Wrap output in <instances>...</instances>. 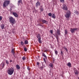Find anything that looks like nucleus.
<instances>
[{"label":"nucleus","instance_id":"nucleus-1","mask_svg":"<svg viewBox=\"0 0 79 79\" xmlns=\"http://www.w3.org/2000/svg\"><path fill=\"white\" fill-rule=\"evenodd\" d=\"M15 71L14 68L12 67L8 69L7 70V73L9 75H12Z\"/></svg>","mask_w":79,"mask_h":79},{"label":"nucleus","instance_id":"nucleus-2","mask_svg":"<svg viewBox=\"0 0 79 79\" xmlns=\"http://www.w3.org/2000/svg\"><path fill=\"white\" fill-rule=\"evenodd\" d=\"M55 35H54V36L56 37L57 41H58L59 40V36H58V35H61V33H60V30L58 29L57 30V33H56Z\"/></svg>","mask_w":79,"mask_h":79},{"label":"nucleus","instance_id":"nucleus-3","mask_svg":"<svg viewBox=\"0 0 79 79\" xmlns=\"http://www.w3.org/2000/svg\"><path fill=\"white\" fill-rule=\"evenodd\" d=\"M71 13L70 11L69 10L67 11L66 12V14L64 15V16L66 18H69L71 17Z\"/></svg>","mask_w":79,"mask_h":79},{"label":"nucleus","instance_id":"nucleus-4","mask_svg":"<svg viewBox=\"0 0 79 79\" xmlns=\"http://www.w3.org/2000/svg\"><path fill=\"white\" fill-rule=\"evenodd\" d=\"M10 3V1L7 0L4 1L3 3V7H6L8 6V5Z\"/></svg>","mask_w":79,"mask_h":79},{"label":"nucleus","instance_id":"nucleus-5","mask_svg":"<svg viewBox=\"0 0 79 79\" xmlns=\"http://www.w3.org/2000/svg\"><path fill=\"white\" fill-rule=\"evenodd\" d=\"M10 22L12 24H14L15 22V19H14L12 17H10L9 18Z\"/></svg>","mask_w":79,"mask_h":79},{"label":"nucleus","instance_id":"nucleus-6","mask_svg":"<svg viewBox=\"0 0 79 79\" xmlns=\"http://www.w3.org/2000/svg\"><path fill=\"white\" fill-rule=\"evenodd\" d=\"M37 38L38 39V40L40 44L42 43V41H41V37H40V34L39 33L36 35Z\"/></svg>","mask_w":79,"mask_h":79},{"label":"nucleus","instance_id":"nucleus-7","mask_svg":"<svg viewBox=\"0 0 79 79\" xmlns=\"http://www.w3.org/2000/svg\"><path fill=\"white\" fill-rule=\"evenodd\" d=\"M78 29L77 28H70V31L72 33H74V32H75V31H77Z\"/></svg>","mask_w":79,"mask_h":79},{"label":"nucleus","instance_id":"nucleus-8","mask_svg":"<svg viewBox=\"0 0 79 79\" xmlns=\"http://www.w3.org/2000/svg\"><path fill=\"white\" fill-rule=\"evenodd\" d=\"M40 22H41V21H42L43 23H45V24H47V23H48V21L42 19H40Z\"/></svg>","mask_w":79,"mask_h":79},{"label":"nucleus","instance_id":"nucleus-9","mask_svg":"<svg viewBox=\"0 0 79 79\" xmlns=\"http://www.w3.org/2000/svg\"><path fill=\"white\" fill-rule=\"evenodd\" d=\"M62 9H63V10H65V11H68V7L66 6V5L63 6V7L62 8Z\"/></svg>","mask_w":79,"mask_h":79},{"label":"nucleus","instance_id":"nucleus-10","mask_svg":"<svg viewBox=\"0 0 79 79\" xmlns=\"http://www.w3.org/2000/svg\"><path fill=\"white\" fill-rule=\"evenodd\" d=\"M40 3L39 1H38L35 4V6L36 8H38L39 7V6H40Z\"/></svg>","mask_w":79,"mask_h":79},{"label":"nucleus","instance_id":"nucleus-11","mask_svg":"<svg viewBox=\"0 0 79 79\" xmlns=\"http://www.w3.org/2000/svg\"><path fill=\"white\" fill-rule=\"evenodd\" d=\"M5 64L4 62H3L1 64L0 67H1V68L2 69L5 67Z\"/></svg>","mask_w":79,"mask_h":79},{"label":"nucleus","instance_id":"nucleus-12","mask_svg":"<svg viewBox=\"0 0 79 79\" xmlns=\"http://www.w3.org/2000/svg\"><path fill=\"white\" fill-rule=\"evenodd\" d=\"M12 15H14L15 17H16V18H18V15L15 12H13Z\"/></svg>","mask_w":79,"mask_h":79},{"label":"nucleus","instance_id":"nucleus-13","mask_svg":"<svg viewBox=\"0 0 79 79\" xmlns=\"http://www.w3.org/2000/svg\"><path fill=\"white\" fill-rule=\"evenodd\" d=\"M74 73L75 75H78V74H79V71L77 70H74Z\"/></svg>","mask_w":79,"mask_h":79},{"label":"nucleus","instance_id":"nucleus-14","mask_svg":"<svg viewBox=\"0 0 79 79\" xmlns=\"http://www.w3.org/2000/svg\"><path fill=\"white\" fill-rule=\"evenodd\" d=\"M40 9L41 12H42V11H44V8H43V6H40Z\"/></svg>","mask_w":79,"mask_h":79},{"label":"nucleus","instance_id":"nucleus-15","mask_svg":"<svg viewBox=\"0 0 79 79\" xmlns=\"http://www.w3.org/2000/svg\"><path fill=\"white\" fill-rule=\"evenodd\" d=\"M52 18H53V19H55L56 18V16H55V15L54 14H52V16L51 17Z\"/></svg>","mask_w":79,"mask_h":79},{"label":"nucleus","instance_id":"nucleus-16","mask_svg":"<svg viewBox=\"0 0 79 79\" xmlns=\"http://www.w3.org/2000/svg\"><path fill=\"white\" fill-rule=\"evenodd\" d=\"M1 27L2 29H4L5 28V25H4V24L1 25Z\"/></svg>","mask_w":79,"mask_h":79},{"label":"nucleus","instance_id":"nucleus-17","mask_svg":"<svg viewBox=\"0 0 79 79\" xmlns=\"http://www.w3.org/2000/svg\"><path fill=\"white\" fill-rule=\"evenodd\" d=\"M16 68L17 69H20V66L18 64L16 65Z\"/></svg>","mask_w":79,"mask_h":79},{"label":"nucleus","instance_id":"nucleus-18","mask_svg":"<svg viewBox=\"0 0 79 79\" xmlns=\"http://www.w3.org/2000/svg\"><path fill=\"white\" fill-rule=\"evenodd\" d=\"M67 66H69V67H71V64L70 62H69L67 64Z\"/></svg>","mask_w":79,"mask_h":79},{"label":"nucleus","instance_id":"nucleus-19","mask_svg":"<svg viewBox=\"0 0 79 79\" xmlns=\"http://www.w3.org/2000/svg\"><path fill=\"white\" fill-rule=\"evenodd\" d=\"M24 44L25 45H27V44H28V41L27 40H25L24 42Z\"/></svg>","mask_w":79,"mask_h":79},{"label":"nucleus","instance_id":"nucleus-20","mask_svg":"<svg viewBox=\"0 0 79 79\" xmlns=\"http://www.w3.org/2000/svg\"><path fill=\"white\" fill-rule=\"evenodd\" d=\"M43 56L44 57V58H46V59L47 58V56L45 55V53H43Z\"/></svg>","mask_w":79,"mask_h":79},{"label":"nucleus","instance_id":"nucleus-21","mask_svg":"<svg viewBox=\"0 0 79 79\" xmlns=\"http://www.w3.org/2000/svg\"><path fill=\"white\" fill-rule=\"evenodd\" d=\"M53 64L52 63H50L49 64V66L50 67V68H52V67H53Z\"/></svg>","mask_w":79,"mask_h":79},{"label":"nucleus","instance_id":"nucleus-22","mask_svg":"<svg viewBox=\"0 0 79 79\" xmlns=\"http://www.w3.org/2000/svg\"><path fill=\"white\" fill-rule=\"evenodd\" d=\"M6 63L7 65H8V64H9V61H8L7 60H6Z\"/></svg>","mask_w":79,"mask_h":79},{"label":"nucleus","instance_id":"nucleus-23","mask_svg":"<svg viewBox=\"0 0 79 79\" xmlns=\"http://www.w3.org/2000/svg\"><path fill=\"white\" fill-rule=\"evenodd\" d=\"M20 3H22V0H19V1H18V5H19Z\"/></svg>","mask_w":79,"mask_h":79},{"label":"nucleus","instance_id":"nucleus-24","mask_svg":"<svg viewBox=\"0 0 79 79\" xmlns=\"http://www.w3.org/2000/svg\"><path fill=\"white\" fill-rule=\"evenodd\" d=\"M11 52L12 53H13V55H14L15 51H14V49H12L11 50Z\"/></svg>","mask_w":79,"mask_h":79},{"label":"nucleus","instance_id":"nucleus-25","mask_svg":"<svg viewBox=\"0 0 79 79\" xmlns=\"http://www.w3.org/2000/svg\"><path fill=\"white\" fill-rule=\"evenodd\" d=\"M54 52L56 55H57L58 54V51H56V50H55L54 51Z\"/></svg>","mask_w":79,"mask_h":79},{"label":"nucleus","instance_id":"nucleus-26","mask_svg":"<svg viewBox=\"0 0 79 79\" xmlns=\"http://www.w3.org/2000/svg\"><path fill=\"white\" fill-rule=\"evenodd\" d=\"M68 34V31L67 30H65V34H66V35H67V34Z\"/></svg>","mask_w":79,"mask_h":79},{"label":"nucleus","instance_id":"nucleus-27","mask_svg":"<svg viewBox=\"0 0 79 79\" xmlns=\"http://www.w3.org/2000/svg\"><path fill=\"white\" fill-rule=\"evenodd\" d=\"M60 2L61 3H64V0H59Z\"/></svg>","mask_w":79,"mask_h":79},{"label":"nucleus","instance_id":"nucleus-28","mask_svg":"<svg viewBox=\"0 0 79 79\" xmlns=\"http://www.w3.org/2000/svg\"><path fill=\"white\" fill-rule=\"evenodd\" d=\"M50 32L52 34H53V31L52 30H51L50 31Z\"/></svg>","mask_w":79,"mask_h":79},{"label":"nucleus","instance_id":"nucleus-29","mask_svg":"<svg viewBox=\"0 0 79 79\" xmlns=\"http://www.w3.org/2000/svg\"><path fill=\"white\" fill-rule=\"evenodd\" d=\"M64 50H66V51L67 52H68V49H67V48L65 47H64Z\"/></svg>","mask_w":79,"mask_h":79},{"label":"nucleus","instance_id":"nucleus-30","mask_svg":"<svg viewBox=\"0 0 79 79\" xmlns=\"http://www.w3.org/2000/svg\"><path fill=\"white\" fill-rule=\"evenodd\" d=\"M48 15L49 16H52V13H48Z\"/></svg>","mask_w":79,"mask_h":79},{"label":"nucleus","instance_id":"nucleus-31","mask_svg":"<svg viewBox=\"0 0 79 79\" xmlns=\"http://www.w3.org/2000/svg\"><path fill=\"white\" fill-rule=\"evenodd\" d=\"M60 53H61V56H63V55H64V54L63 52V51H61Z\"/></svg>","mask_w":79,"mask_h":79},{"label":"nucleus","instance_id":"nucleus-32","mask_svg":"<svg viewBox=\"0 0 79 79\" xmlns=\"http://www.w3.org/2000/svg\"><path fill=\"white\" fill-rule=\"evenodd\" d=\"M44 68L43 67L41 66L40 67V69H41V70H43V69Z\"/></svg>","mask_w":79,"mask_h":79},{"label":"nucleus","instance_id":"nucleus-33","mask_svg":"<svg viewBox=\"0 0 79 79\" xmlns=\"http://www.w3.org/2000/svg\"><path fill=\"white\" fill-rule=\"evenodd\" d=\"M27 48H24V51L25 52H27Z\"/></svg>","mask_w":79,"mask_h":79},{"label":"nucleus","instance_id":"nucleus-34","mask_svg":"<svg viewBox=\"0 0 79 79\" xmlns=\"http://www.w3.org/2000/svg\"><path fill=\"white\" fill-rule=\"evenodd\" d=\"M75 13H76V15H79V12H78V11H76L75 12Z\"/></svg>","mask_w":79,"mask_h":79},{"label":"nucleus","instance_id":"nucleus-35","mask_svg":"<svg viewBox=\"0 0 79 79\" xmlns=\"http://www.w3.org/2000/svg\"><path fill=\"white\" fill-rule=\"evenodd\" d=\"M38 25V26H40L41 27H43V25H41V24H39Z\"/></svg>","mask_w":79,"mask_h":79},{"label":"nucleus","instance_id":"nucleus-36","mask_svg":"<svg viewBox=\"0 0 79 79\" xmlns=\"http://www.w3.org/2000/svg\"><path fill=\"white\" fill-rule=\"evenodd\" d=\"M20 43L22 45H23V44H24V42H23V41H21Z\"/></svg>","mask_w":79,"mask_h":79},{"label":"nucleus","instance_id":"nucleus-37","mask_svg":"<svg viewBox=\"0 0 79 79\" xmlns=\"http://www.w3.org/2000/svg\"><path fill=\"white\" fill-rule=\"evenodd\" d=\"M22 59L23 60H26V58H25V57L23 56V57H22Z\"/></svg>","mask_w":79,"mask_h":79},{"label":"nucleus","instance_id":"nucleus-38","mask_svg":"<svg viewBox=\"0 0 79 79\" xmlns=\"http://www.w3.org/2000/svg\"><path fill=\"white\" fill-rule=\"evenodd\" d=\"M43 60H44V63H46V60H45V59L43 58Z\"/></svg>","mask_w":79,"mask_h":79},{"label":"nucleus","instance_id":"nucleus-39","mask_svg":"<svg viewBox=\"0 0 79 79\" xmlns=\"http://www.w3.org/2000/svg\"><path fill=\"white\" fill-rule=\"evenodd\" d=\"M2 17L0 16V21H2Z\"/></svg>","mask_w":79,"mask_h":79},{"label":"nucleus","instance_id":"nucleus-40","mask_svg":"<svg viewBox=\"0 0 79 79\" xmlns=\"http://www.w3.org/2000/svg\"><path fill=\"white\" fill-rule=\"evenodd\" d=\"M27 69L29 71H30V68H29V66L27 67Z\"/></svg>","mask_w":79,"mask_h":79},{"label":"nucleus","instance_id":"nucleus-41","mask_svg":"<svg viewBox=\"0 0 79 79\" xmlns=\"http://www.w3.org/2000/svg\"><path fill=\"white\" fill-rule=\"evenodd\" d=\"M37 66H39V62H37Z\"/></svg>","mask_w":79,"mask_h":79},{"label":"nucleus","instance_id":"nucleus-42","mask_svg":"<svg viewBox=\"0 0 79 79\" xmlns=\"http://www.w3.org/2000/svg\"><path fill=\"white\" fill-rule=\"evenodd\" d=\"M10 63H11V62H13V61L12 60H10Z\"/></svg>","mask_w":79,"mask_h":79},{"label":"nucleus","instance_id":"nucleus-43","mask_svg":"<svg viewBox=\"0 0 79 79\" xmlns=\"http://www.w3.org/2000/svg\"><path fill=\"white\" fill-rule=\"evenodd\" d=\"M53 61H54V60H53Z\"/></svg>","mask_w":79,"mask_h":79}]
</instances>
